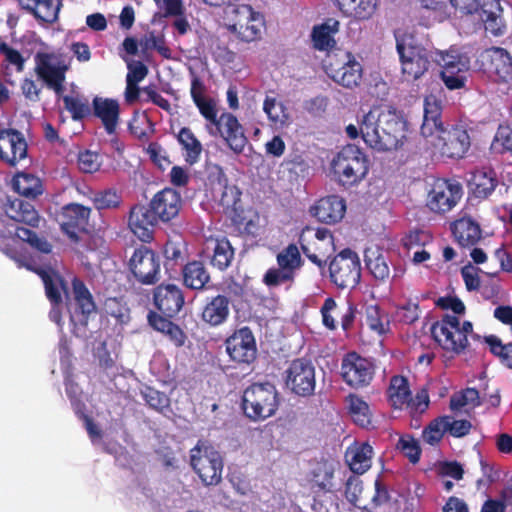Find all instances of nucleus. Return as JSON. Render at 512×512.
<instances>
[{"mask_svg": "<svg viewBox=\"0 0 512 512\" xmlns=\"http://www.w3.org/2000/svg\"><path fill=\"white\" fill-rule=\"evenodd\" d=\"M332 173L343 187H352L360 183L368 174L367 156L356 145L344 146L331 162Z\"/></svg>", "mask_w": 512, "mask_h": 512, "instance_id": "20e7f679", "label": "nucleus"}, {"mask_svg": "<svg viewBox=\"0 0 512 512\" xmlns=\"http://www.w3.org/2000/svg\"><path fill=\"white\" fill-rule=\"evenodd\" d=\"M277 265L296 276V271L303 266L299 248L296 244L291 243L282 249L276 256Z\"/></svg>", "mask_w": 512, "mask_h": 512, "instance_id": "49530a36", "label": "nucleus"}, {"mask_svg": "<svg viewBox=\"0 0 512 512\" xmlns=\"http://www.w3.org/2000/svg\"><path fill=\"white\" fill-rule=\"evenodd\" d=\"M478 17L484 23L485 29L494 36H501L505 33L506 26L501 16L499 0L483 1Z\"/></svg>", "mask_w": 512, "mask_h": 512, "instance_id": "72a5a7b5", "label": "nucleus"}, {"mask_svg": "<svg viewBox=\"0 0 512 512\" xmlns=\"http://www.w3.org/2000/svg\"><path fill=\"white\" fill-rule=\"evenodd\" d=\"M129 268L141 284L152 285L159 280V256L147 246L141 245L134 250L129 260Z\"/></svg>", "mask_w": 512, "mask_h": 512, "instance_id": "dca6fc26", "label": "nucleus"}, {"mask_svg": "<svg viewBox=\"0 0 512 512\" xmlns=\"http://www.w3.org/2000/svg\"><path fill=\"white\" fill-rule=\"evenodd\" d=\"M104 312L119 324L127 323L130 319V311L122 297H108L103 303Z\"/></svg>", "mask_w": 512, "mask_h": 512, "instance_id": "8fccbe9b", "label": "nucleus"}, {"mask_svg": "<svg viewBox=\"0 0 512 512\" xmlns=\"http://www.w3.org/2000/svg\"><path fill=\"white\" fill-rule=\"evenodd\" d=\"M397 449L409 459L412 464H416L420 460L421 448L413 436L406 435L400 437L397 443Z\"/></svg>", "mask_w": 512, "mask_h": 512, "instance_id": "4d7b16f0", "label": "nucleus"}, {"mask_svg": "<svg viewBox=\"0 0 512 512\" xmlns=\"http://www.w3.org/2000/svg\"><path fill=\"white\" fill-rule=\"evenodd\" d=\"M234 258V249L230 241L223 237L215 241L213 255L211 257V265L220 271L225 270Z\"/></svg>", "mask_w": 512, "mask_h": 512, "instance_id": "de8ad7c7", "label": "nucleus"}, {"mask_svg": "<svg viewBox=\"0 0 512 512\" xmlns=\"http://www.w3.org/2000/svg\"><path fill=\"white\" fill-rule=\"evenodd\" d=\"M445 423L447 432L455 438H462L468 435L472 429V423L466 419L456 420L453 417L448 416Z\"/></svg>", "mask_w": 512, "mask_h": 512, "instance_id": "e2e57ef3", "label": "nucleus"}, {"mask_svg": "<svg viewBox=\"0 0 512 512\" xmlns=\"http://www.w3.org/2000/svg\"><path fill=\"white\" fill-rule=\"evenodd\" d=\"M479 71L494 82L512 80V57L501 47H491L480 53L476 60Z\"/></svg>", "mask_w": 512, "mask_h": 512, "instance_id": "9d476101", "label": "nucleus"}, {"mask_svg": "<svg viewBox=\"0 0 512 512\" xmlns=\"http://www.w3.org/2000/svg\"><path fill=\"white\" fill-rule=\"evenodd\" d=\"M144 46L146 49L156 50L163 58L171 59V49L166 45L163 35H155L154 32H149L145 37Z\"/></svg>", "mask_w": 512, "mask_h": 512, "instance_id": "052dcab7", "label": "nucleus"}, {"mask_svg": "<svg viewBox=\"0 0 512 512\" xmlns=\"http://www.w3.org/2000/svg\"><path fill=\"white\" fill-rule=\"evenodd\" d=\"M149 203L161 224L168 225L179 216L184 201L180 192L167 187L155 193Z\"/></svg>", "mask_w": 512, "mask_h": 512, "instance_id": "5701e85b", "label": "nucleus"}, {"mask_svg": "<svg viewBox=\"0 0 512 512\" xmlns=\"http://www.w3.org/2000/svg\"><path fill=\"white\" fill-rule=\"evenodd\" d=\"M331 282L338 288H354L361 280V261L358 254L350 248L337 253L329 262Z\"/></svg>", "mask_w": 512, "mask_h": 512, "instance_id": "0eeeda50", "label": "nucleus"}, {"mask_svg": "<svg viewBox=\"0 0 512 512\" xmlns=\"http://www.w3.org/2000/svg\"><path fill=\"white\" fill-rule=\"evenodd\" d=\"M100 155L86 150L78 156L79 169L84 173H94L100 168Z\"/></svg>", "mask_w": 512, "mask_h": 512, "instance_id": "0e129e2a", "label": "nucleus"}, {"mask_svg": "<svg viewBox=\"0 0 512 512\" xmlns=\"http://www.w3.org/2000/svg\"><path fill=\"white\" fill-rule=\"evenodd\" d=\"M198 108L200 114L207 120V130L209 131V126L214 127L215 124L218 123L219 117L217 116L216 104L213 99L205 98L200 100L199 102L194 103Z\"/></svg>", "mask_w": 512, "mask_h": 512, "instance_id": "680f3d73", "label": "nucleus"}, {"mask_svg": "<svg viewBox=\"0 0 512 512\" xmlns=\"http://www.w3.org/2000/svg\"><path fill=\"white\" fill-rule=\"evenodd\" d=\"M340 23L334 18H328L320 25L313 27L311 39L315 49L326 51L336 44L334 35L339 31Z\"/></svg>", "mask_w": 512, "mask_h": 512, "instance_id": "e433bc0d", "label": "nucleus"}, {"mask_svg": "<svg viewBox=\"0 0 512 512\" xmlns=\"http://www.w3.org/2000/svg\"><path fill=\"white\" fill-rule=\"evenodd\" d=\"M485 342L489 345L491 353L497 356L504 366L512 369V343L502 344L495 335L485 337Z\"/></svg>", "mask_w": 512, "mask_h": 512, "instance_id": "3c124183", "label": "nucleus"}, {"mask_svg": "<svg viewBox=\"0 0 512 512\" xmlns=\"http://www.w3.org/2000/svg\"><path fill=\"white\" fill-rule=\"evenodd\" d=\"M4 212L11 220L23 223L32 228L39 227L41 221L34 205L20 198L7 199L4 204Z\"/></svg>", "mask_w": 512, "mask_h": 512, "instance_id": "7c9ffc66", "label": "nucleus"}, {"mask_svg": "<svg viewBox=\"0 0 512 512\" xmlns=\"http://www.w3.org/2000/svg\"><path fill=\"white\" fill-rule=\"evenodd\" d=\"M60 6V0H57V4L54 3V0H40L33 16L39 22L53 24L58 20Z\"/></svg>", "mask_w": 512, "mask_h": 512, "instance_id": "603ef678", "label": "nucleus"}, {"mask_svg": "<svg viewBox=\"0 0 512 512\" xmlns=\"http://www.w3.org/2000/svg\"><path fill=\"white\" fill-rule=\"evenodd\" d=\"M92 113L100 119L106 133H116L120 121V105L116 99L96 96L92 100Z\"/></svg>", "mask_w": 512, "mask_h": 512, "instance_id": "cd10ccee", "label": "nucleus"}, {"mask_svg": "<svg viewBox=\"0 0 512 512\" xmlns=\"http://www.w3.org/2000/svg\"><path fill=\"white\" fill-rule=\"evenodd\" d=\"M441 79L450 90L461 89L467 80L466 73L470 68L469 58L459 53H446L442 56Z\"/></svg>", "mask_w": 512, "mask_h": 512, "instance_id": "b1692460", "label": "nucleus"}, {"mask_svg": "<svg viewBox=\"0 0 512 512\" xmlns=\"http://www.w3.org/2000/svg\"><path fill=\"white\" fill-rule=\"evenodd\" d=\"M460 320L455 315H445L431 327L434 340L446 351L455 354L462 353L469 345L461 333H459Z\"/></svg>", "mask_w": 512, "mask_h": 512, "instance_id": "2eb2a0df", "label": "nucleus"}, {"mask_svg": "<svg viewBox=\"0 0 512 512\" xmlns=\"http://www.w3.org/2000/svg\"><path fill=\"white\" fill-rule=\"evenodd\" d=\"M225 348L230 359L238 364L250 365L257 358L256 340L248 326L236 329L227 337Z\"/></svg>", "mask_w": 512, "mask_h": 512, "instance_id": "f3484780", "label": "nucleus"}, {"mask_svg": "<svg viewBox=\"0 0 512 512\" xmlns=\"http://www.w3.org/2000/svg\"><path fill=\"white\" fill-rule=\"evenodd\" d=\"M498 185L497 174L492 168L477 169L468 180L470 195L479 200L488 199Z\"/></svg>", "mask_w": 512, "mask_h": 512, "instance_id": "c85d7f7f", "label": "nucleus"}, {"mask_svg": "<svg viewBox=\"0 0 512 512\" xmlns=\"http://www.w3.org/2000/svg\"><path fill=\"white\" fill-rule=\"evenodd\" d=\"M209 134L223 138L227 146L236 154H241L248 143L243 126L236 116L228 112L219 116V121L214 127L209 126Z\"/></svg>", "mask_w": 512, "mask_h": 512, "instance_id": "aec40b11", "label": "nucleus"}, {"mask_svg": "<svg viewBox=\"0 0 512 512\" xmlns=\"http://www.w3.org/2000/svg\"><path fill=\"white\" fill-rule=\"evenodd\" d=\"M232 14V23L228 25V30L239 40L249 43L261 39L265 30L263 14L246 4L233 7Z\"/></svg>", "mask_w": 512, "mask_h": 512, "instance_id": "6e6552de", "label": "nucleus"}, {"mask_svg": "<svg viewBox=\"0 0 512 512\" xmlns=\"http://www.w3.org/2000/svg\"><path fill=\"white\" fill-rule=\"evenodd\" d=\"M183 284L191 290H203L210 281V274L201 261L193 260L182 268Z\"/></svg>", "mask_w": 512, "mask_h": 512, "instance_id": "58836bf2", "label": "nucleus"}, {"mask_svg": "<svg viewBox=\"0 0 512 512\" xmlns=\"http://www.w3.org/2000/svg\"><path fill=\"white\" fill-rule=\"evenodd\" d=\"M176 138L185 152V161L190 165L197 163L200 160L203 146L192 130L188 127H183L176 135Z\"/></svg>", "mask_w": 512, "mask_h": 512, "instance_id": "79ce46f5", "label": "nucleus"}, {"mask_svg": "<svg viewBox=\"0 0 512 512\" xmlns=\"http://www.w3.org/2000/svg\"><path fill=\"white\" fill-rule=\"evenodd\" d=\"M364 262L367 270L372 277L385 283L390 278V267L388 254L378 246H371L365 249Z\"/></svg>", "mask_w": 512, "mask_h": 512, "instance_id": "2f4dec72", "label": "nucleus"}, {"mask_svg": "<svg viewBox=\"0 0 512 512\" xmlns=\"http://www.w3.org/2000/svg\"><path fill=\"white\" fill-rule=\"evenodd\" d=\"M28 156V144L22 132L14 128L0 129V160L16 166Z\"/></svg>", "mask_w": 512, "mask_h": 512, "instance_id": "4be33fe9", "label": "nucleus"}, {"mask_svg": "<svg viewBox=\"0 0 512 512\" xmlns=\"http://www.w3.org/2000/svg\"><path fill=\"white\" fill-rule=\"evenodd\" d=\"M154 126V123L145 112L134 111L128 123V130L136 139L146 143L155 132Z\"/></svg>", "mask_w": 512, "mask_h": 512, "instance_id": "37998d69", "label": "nucleus"}, {"mask_svg": "<svg viewBox=\"0 0 512 512\" xmlns=\"http://www.w3.org/2000/svg\"><path fill=\"white\" fill-rule=\"evenodd\" d=\"M64 108L70 113L72 120L82 121L91 115V107L87 98L83 96H63Z\"/></svg>", "mask_w": 512, "mask_h": 512, "instance_id": "09e8293b", "label": "nucleus"}, {"mask_svg": "<svg viewBox=\"0 0 512 512\" xmlns=\"http://www.w3.org/2000/svg\"><path fill=\"white\" fill-rule=\"evenodd\" d=\"M396 50L401 63V71L408 80H417L429 69L432 54L413 35L396 36Z\"/></svg>", "mask_w": 512, "mask_h": 512, "instance_id": "39448f33", "label": "nucleus"}, {"mask_svg": "<svg viewBox=\"0 0 512 512\" xmlns=\"http://www.w3.org/2000/svg\"><path fill=\"white\" fill-rule=\"evenodd\" d=\"M23 264L41 278L45 295L52 306H61L63 296H65L70 322L73 325L72 333L77 337L84 335L89 316L96 311L93 296L85 283L80 278L74 277L72 279V297H70L67 281L55 269L56 264H53L51 260L38 263L32 257Z\"/></svg>", "mask_w": 512, "mask_h": 512, "instance_id": "f257e3e1", "label": "nucleus"}, {"mask_svg": "<svg viewBox=\"0 0 512 512\" xmlns=\"http://www.w3.org/2000/svg\"><path fill=\"white\" fill-rule=\"evenodd\" d=\"M161 225L150 203H137L130 207L127 215L129 231L143 243L154 240L155 230Z\"/></svg>", "mask_w": 512, "mask_h": 512, "instance_id": "4468645a", "label": "nucleus"}, {"mask_svg": "<svg viewBox=\"0 0 512 512\" xmlns=\"http://www.w3.org/2000/svg\"><path fill=\"white\" fill-rule=\"evenodd\" d=\"M93 203L98 210L117 208L121 203V196L115 190L108 189L96 193Z\"/></svg>", "mask_w": 512, "mask_h": 512, "instance_id": "13d9d810", "label": "nucleus"}, {"mask_svg": "<svg viewBox=\"0 0 512 512\" xmlns=\"http://www.w3.org/2000/svg\"><path fill=\"white\" fill-rule=\"evenodd\" d=\"M190 464L204 485H217L221 481L223 459L213 446L199 441L190 450Z\"/></svg>", "mask_w": 512, "mask_h": 512, "instance_id": "423d86ee", "label": "nucleus"}, {"mask_svg": "<svg viewBox=\"0 0 512 512\" xmlns=\"http://www.w3.org/2000/svg\"><path fill=\"white\" fill-rule=\"evenodd\" d=\"M141 395L146 404L157 412H163L170 406V399L164 393L160 392L152 387L146 386L142 391Z\"/></svg>", "mask_w": 512, "mask_h": 512, "instance_id": "5fc2aeb1", "label": "nucleus"}, {"mask_svg": "<svg viewBox=\"0 0 512 512\" xmlns=\"http://www.w3.org/2000/svg\"><path fill=\"white\" fill-rule=\"evenodd\" d=\"M345 457L350 470L357 475H362L372 465L373 447L367 442L361 443L349 448Z\"/></svg>", "mask_w": 512, "mask_h": 512, "instance_id": "f704fd0d", "label": "nucleus"}, {"mask_svg": "<svg viewBox=\"0 0 512 512\" xmlns=\"http://www.w3.org/2000/svg\"><path fill=\"white\" fill-rule=\"evenodd\" d=\"M346 212V203L338 195H329L319 199L310 208V213L319 222L325 224H336L342 220Z\"/></svg>", "mask_w": 512, "mask_h": 512, "instance_id": "bb28decb", "label": "nucleus"}, {"mask_svg": "<svg viewBox=\"0 0 512 512\" xmlns=\"http://www.w3.org/2000/svg\"><path fill=\"white\" fill-rule=\"evenodd\" d=\"M450 3L460 17L478 15L482 10V3L479 0H450Z\"/></svg>", "mask_w": 512, "mask_h": 512, "instance_id": "69168bd1", "label": "nucleus"}, {"mask_svg": "<svg viewBox=\"0 0 512 512\" xmlns=\"http://www.w3.org/2000/svg\"><path fill=\"white\" fill-rule=\"evenodd\" d=\"M429 142L439 150L442 156L451 159L463 158L471 146V139L467 129L461 125H452L436 133Z\"/></svg>", "mask_w": 512, "mask_h": 512, "instance_id": "f8f14e48", "label": "nucleus"}, {"mask_svg": "<svg viewBox=\"0 0 512 512\" xmlns=\"http://www.w3.org/2000/svg\"><path fill=\"white\" fill-rule=\"evenodd\" d=\"M374 372L373 363L356 352H349L342 359L341 376L344 382L353 388L369 385Z\"/></svg>", "mask_w": 512, "mask_h": 512, "instance_id": "a211bd4d", "label": "nucleus"}, {"mask_svg": "<svg viewBox=\"0 0 512 512\" xmlns=\"http://www.w3.org/2000/svg\"><path fill=\"white\" fill-rule=\"evenodd\" d=\"M91 209L82 204L69 203L62 207L61 226L68 230L70 228H83L88 224Z\"/></svg>", "mask_w": 512, "mask_h": 512, "instance_id": "ea45409f", "label": "nucleus"}, {"mask_svg": "<svg viewBox=\"0 0 512 512\" xmlns=\"http://www.w3.org/2000/svg\"><path fill=\"white\" fill-rule=\"evenodd\" d=\"M346 402L354 423L362 428H367L371 424L372 418L368 403L355 394H349Z\"/></svg>", "mask_w": 512, "mask_h": 512, "instance_id": "c03bdc74", "label": "nucleus"}, {"mask_svg": "<svg viewBox=\"0 0 512 512\" xmlns=\"http://www.w3.org/2000/svg\"><path fill=\"white\" fill-rule=\"evenodd\" d=\"M446 419H448V415L437 417L425 427L422 436L426 443L436 445L442 440L444 433L447 432L445 428Z\"/></svg>", "mask_w": 512, "mask_h": 512, "instance_id": "6e6d98bb", "label": "nucleus"}, {"mask_svg": "<svg viewBox=\"0 0 512 512\" xmlns=\"http://www.w3.org/2000/svg\"><path fill=\"white\" fill-rule=\"evenodd\" d=\"M463 195L462 185L455 180L437 179L427 195L426 205L434 213L452 210Z\"/></svg>", "mask_w": 512, "mask_h": 512, "instance_id": "ddd939ff", "label": "nucleus"}, {"mask_svg": "<svg viewBox=\"0 0 512 512\" xmlns=\"http://www.w3.org/2000/svg\"><path fill=\"white\" fill-rule=\"evenodd\" d=\"M325 69L334 82L346 88L358 86L362 79V66L349 52L328 55Z\"/></svg>", "mask_w": 512, "mask_h": 512, "instance_id": "9b49d317", "label": "nucleus"}, {"mask_svg": "<svg viewBox=\"0 0 512 512\" xmlns=\"http://www.w3.org/2000/svg\"><path fill=\"white\" fill-rule=\"evenodd\" d=\"M407 122L390 106H373L361 118V137L377 152L395 151L406 140Z\"/></svg>", "mask_w": 512, "mask_h": 512, "instance_id": "f03ea898", "label": "nucleus"}, {"mask_svg": "<svg viewBox=\"0 0 512 512\" xmlns=\"http://www.w3.org/2000/svg\"><path fill=\"white\" fill-rule=\"evenodd\" d=\"M339 10L346 15L358 21L370 19L376 9L377 0H333Z\"/></svg>", "mask_w": 512, "mask_h": 512, "instance_id": "c9c22d12", "label": "nucleus"}, {"mask_svg": "<svg viewBox=\"0 0 512 512\" xmlns=\"http://www.w3.org/2000/svg\"><path fill=\"white\" fill-rule=\"evenodd\" d=\"M280 395L270 382L252 383L242 395V409L246 417L253 421L265 420L278 410Z\"/></svg>", "mask_w": 512, "mask_h": 512, "instance_id": "7ed1b4c3", "label": "nucleus"}, {"mask_svg": "<svg viewBox=\"0 0 512 512\" xmlns=\"http://www.w3.org/2000/svg\"><path fill=\"white\" fill-rule=\"evenodd\" d=\"M19 237L27 242L39 255H29L26 256L24 254H18L13 249H7L6 254L14 260L19 267L25 265L23 262L29 261L30 258H34L38 263H42L44 261H49L53 264H56V259L52 254V245L51 243L43 236H39L35 231L28 228H18Z\"/></svg>", "mask_w": 512, "mask_h": 512, "instance_id": "412c9836", "label": "nucleus"}, {"mask_svg": "<svg viewBox=\"0 0 512 512\" xmlns=\"http://www.w3.org/2000/svg\"><path fill=\"white\" fill-rule=\"evenodd\" d=\"M333 471L327 467H319L313 472L312 489L317 492H329L332 488Z\"/></svg>", "mask_w": 512, "mask_h": 512, "instance_id": "bf43d9fd", "label": "nucleus"}, {"mask_svg": "<svg viewBox=\"0 0 512 512\" xmlns=\"http://www.w3.org/2000/svg\"><path fill=\"white\" fill-rule=\"evenodd\" d=\"M263 110L269 121L275 127L283 128L289 123V113L287 108L281 101H277L274 97L267 96L263 103Z\"/></svg>", "mask_w": 512, "mask_h": 512, "instance_id": "a18cd8bd", "label": "nucleus"}, {"mask_svg": "<svg viewBox=\"0 0 512 512\" xmlns=\"http://www.w3.org/2000/svg\"><path fill=\"white\" fill-rule=\"evenodd\" d=\"M286 384L292 392L299 396H310L314 393L315 368L311 361L298 358L291 362L286 371Z\"/></svg>", "mask_w": 512, "mask_h": 512, "instance_id": "6ab92c4d", "label": "nucleus"}, {"mask_svg": "<svg viewBox=\"0 0 512 512\" xmlns=\"http://www.w3.org/2000/svg\"><path fill=\"white\" fill-rule=\"evenodd\" d=\"M153 301L157 310L166 317L176 316L185 304L182 289L175 284H160L154 289Z\"/></svg>", "mask_w": 512, "mask_h": 512, "instance_id": "393cba45", "label": "nucleus"}, {"mask_svg": "<svg viewBox=\"0 0 512 512\" xmlns=\"http://www.w3.org/2000/svg\"><path fill=\"white\" fill-rule=\"evenodd\" d=\"M35 73L57 95L62 94L68 65L61 55L39 51L34 56Z\"/></svg>", "mask_w": 512, "mask_h": 512, "instance_id": "1a4fd4ad", "label": "nucleus"}, {"mask_svg": "<svg viewBox=\"0 0 512 512\" xmlns=\"http://www.w3.org/2000/svg\"><path fill=\"white\" fill-rule=\"evenodd\" d=\"M396 317L399 322L404 324H413L419 318L418 303L408 301L406 304L399 306L396 310Z\"/></svg>", "mask_w": 512, "mask_h": 512, "instance_id": "338daca9", "label": "nucleus"}, {"mask_svg": "<svg viewBox=\"0 0 512 512\" xmlns=\"http://www.w3.org/2000/svg\"><path fill=\"white\" fill-rule=\"evenodd\" d=\"M451 231L456 242L462 247H473L482 238V230L478 222L471 217H461L451 224Z\"/></svg>", "mask_w": 512, "mask_h": 512, "instance_id": "473e14b6", "label": "nucleus"}, {"mask_svg": "<svg viewBox=\"0 0 512 512\" xmlns=\"http://www.w3.org/2000/svg\"><path fill=\"white\" fill-rule=\"evenodd\" d=\"M363 491V482L357 476H350L346 481L345 486V497L349 503L352 505L359 507L358 502L360 500V495Z\"/></svg>", "mask_w": 512, "mask_h": 512, "instance_id": "774afa93", "label": "nucleus"}, {"mask_svg": "<svg viewBox=\"0 0 512 512\" xmlns=\"http://www.w3.org/2000/svg\"><path fill=\"white\" fill-rule=\"evenodd\" d=\"M387 394L391 405L396 409H401L405 405L409 406L412 401L408 380L401 375L391 378Z\"/></svg>", "mask_w": 512, "mask_h": 512, "instance_id": "a19ab883", "label": "nucleus"}, {"mask_svg": "<svg viewBox=\"0 0 512 512\" xmlns=\"http://www.w3.org/2000/svg\"><path fill=\"white\" fill-rule=\"evenodd\" d=\"M12 188L19 195L28 199H36L44 192L42 181L39 177L28 172H18L12 178Z\"/></svg>", "mask_w": 512, "mask_h": 512, "instance_id": "4c0bfd02", "label": "nucleus"}, {"mask_svg": "<svg viewBox=\"0 0 512 512\" xmlns=\"http://www.w3.org/2000/svg\"><path fill=\"white\" fill-rule=\"evenodd\" d=\"M230 303V299L222 294L207 298L201 308V321L210 328L222 326L229 319Z\"/></svg>", "mask_w": 512, "mask_h": 512, "instance_id": "a878e982", "label": "nucleus"}, {"mask_svg": "<svg viewBox=\"0 0 512 512\" xmlns=\"http://www.w3.org/2000/svg\"><path fill=\"white\" fill-rule=\"evenodd\" d=\"M295 277L291 272L278 266L269 268L264 274L262 281L267 287L275 288L286 283L292 285Z\"/></svg>", "mask_w": 512, "mask_h": 512, "instance_id": "864d4df0", "label": "nucleus"}, {"mask_svg": "<svg viewBox=\"0 0 512 512\" xmlns=\"http://www.w3.org/2000/svg\"><path fill=\"white\" fill-rule=\"evenodd\" d=\"M444 128L442 121V105L434 95L425 97L423 122L420 127L421 135L426 138H434L436 133H439Z\"/></svg>", "mask_w": 512, "mask_h": 512, "instance_id": "c756f323", "label": "nucleus"}]
</instances>
